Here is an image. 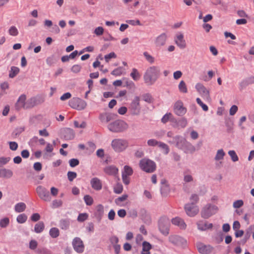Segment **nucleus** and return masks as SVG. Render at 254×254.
Listing matches in <instances>:
<instances>
[{
    "instance_id": "nucleus-55",
    "label": "nucleus",
    "mask_w": 254,
    "mask_h": 254,
    "mask_svg": "<svg viewBox=\"0 0 254 254\" xmlns=\"http://www.w3.org/2000/svg\"><path fill=\"white\" fill-rule=\"evenodd\" d=\"M109 241L113 247L118 245V243L119 242V239L116 236H111L109 239Z\"/></svg>"
},
{
    "instance_id": "nucleus-34",
    "label": "nucleus",
    "mask_w": 254,
    "mask_h": 254,
    "mask_svg": "<svg viewBox=\"0 0 254 254\" xmlns=\"http://www.w3.org/2000/svg\"><path fill=\"white\" fill-rule=\"evenodd\" d=\"M152 146H154V145H158V147L162 151V152L165 154H167L169 152V148L167 144H149Z\"/></svg>"
},
{
    "instance_id": "nucleus-47",
    "label": "nucleus",
    "mask_w": 254,
    "mask_h": 254,
    "mask_svg": "<svg viewBox=\"0 0 254 254\" xmlns=\"http://www.w3.org/2000/svg\"><path fill=\"white\" fill-rule=\"evenodd\" d=\"M188 124L187 120L186 118H183L178 121L179 128L185 127Z\"/></svg>"
},
{
    "instance_id": "nucleus-58",
    "label": "nucleus",
    "mask_w": 254,
    "mask_h": 254,
    "mask_svg": "<svg viewBox=\"0 0 254 254\" xmlns=\"http://www.w3.org/2000/svg\"><path fill=\"white\" fill-rule=\"evenodd\" d=\"M10 160V157H0V167L6 164Z\"/></svg>"
},
{
    "instance_id": "nucleus-28",
    "label": "nucleus",
    "mask_w": 254,
    "mask_h": 254,
    "mask_svg": "<svg viewBox=\"0 0 254 254\" xmlns=\"http://www.w3.org/2000/svg\"><path fill=\"white\" fill-rule=\"evenodd\" d=\"M105 173L109 175H115L118 173V168L114 166H108L104 169Z\"/></svg>"
},
{
    "instance_id": "nucleus-35",
    "label": "nucleus",
    "mask_w": 254,
    "mask_h": 254,
    "mask_svg": "<svg viewBox=\"0 0 254 254\" xmlns=\"http://www.w3.org/2000/svg\"><path fill=\"white\" fill-rule=\"evenodd\" d=\"M45 225L42 221L36 223L34 227V231L36 233H41L44 229Z\"/></svg>"
},
{
    "instance_id": "nucleus-31",
    "label": "nucleus",
    "mask_w": 254,
    "mask_h": 254,
    "mask_svg": "<svg viewBox=\"0 0 254 254\" xmlns=\"http://www.w3.org/2000/svg\"><path fill=\"white\" fill-rule=\"evenodd\" d=\"M114 150L118 152H120L126 149L127 144H111Z\"/></svg>"
},
{
    "instance_id": "nucleus-60",
    "label": "nucleus",
    "mask_w": 254,
    "mask_h": 254,
    "mask_svg": "<svg viewBox=\"0 0 254 254\" xmlns=\"http://www.w3.org/2000/svg\"><path fill=\"white\" fill-rule=\"evenodd\" d=\"M117 56L114 52H111L108 55L105 56L104 58L107 63H108L112 58H116Z\"/></svg>"
},
{
    "instance_id": "nucleus-61",
    "label": "nucleus",
    "mask_w": 254,
    "mask_h": 254,
    "mask_svg": "<svg viewBox=\"0 0 254 254\" xmlns=\"http://www.w3.org/2000/svg\"><path fill=\"white\" fill-rule=\"evenodd\" d=\"M81 69V66L79 64H74L71 68V70L73 73H78Z\"/></svg>"
},
{
    "instance_id": "nucleus-14",
    "label": "nucleus",
    "mask_w": 254,
    "mask_h": 254,
    "mask_svg": "<svg viewBox=\"0 0 254 254\" xmlns=\"http://www.w3.org/2000/svg\"><path fill=\"white\" fill-rule=\"evenodd\" d=\"M168 38L167 35L163 33L157 36L154 40V44L157 47H161L165 45Z\"/></svg>"
},
{
    "instance_id": "nucleus-44",
    "label": "nucleus",
    "mask_w": 254,
    "mask_h": 254,
    "mask_svg": "<svg viewBox=\"0 0 254 254\" xmlns=\"http://www.w3.org/2000/svg\"><path fill=\"white\" fill-rule=\"evenodd\" d=\"M9 224V219L4 217L0 220V227L2 228H6Z\"/></svg>"
},
{
    "instance_id": "nucleus-42",
    "label": "nucleus",
    "mask_w": 254,
    "mask_h": 254,
    "mask_svg": "<svg viewBox=\"0 0 254 254\" xmlns=\"http://www.w3.org/2000/svg\"><path fill=\"white\" fill-rule=\"evenodd\" d=\"M179 89L181 92L186 93L188 92L187 85L184 81L182 80L178 86Z\"/></svg>"
},
{
    "instance_id": "nucleus-41",
    "label": "nucleus",
    "mask_w": 254,
    "mask_h": 254,
    "mask_svg": "<svg viewBox=\"0 0 254 254\" xmlns=\"http://www.w3.org/2000/svg\"><path fill=\"white\" fill-rule=\"evenodd\" d=\"M225 152L223 149H219L215 156V160L216 161H219L223 159L224 156H225Z\"/></svg>"
},
{
    "instance_id": "nucleus-51",
    "label": "nucleus",
    "mask_w": 254,
    "mask_h": 254,
    "mask_svg": "<svg viewBox=\"0 0 254 254\" xmlns=\"http://www.w3.org/2000/svg\"><path fill=\"white\" fill-rule=\"evenodd\" d=\"M84 200L87 205H91L93 202V198L89 195H86L84 196Z\"/></svg>"
},
{
    "instance_id": "nucleus-63",
    "label": "nucleus",
    "mask_w": 254,
    "mask_h": 254,
    "mask_svg": "<svg viewBox=\"0 0 254 254\" xmlns=\"http://www.w3.org/2000/svg\"><path fill=\"white\" fill-rule=\"evenodd\" d=\"M38 246L37 242L35 240H32L29 242V248L31 250H34Z\"/></svg>"
},
{
    "instance_id": "nucleus-9",
    "label": "nucleus",
    "mask_w": 254,
    "mask_h": 254,
    "mask_svg": "<svg viewBox=\"0 0 254 254\" xmlns=\"http://www.w3.org/2000/svg\"><path fill=\"white\" fill-rule=\"evenodd\" d=\"M36 192L41 199L45 201H50L51 199L49 191L42 186L36 188Z\"/></svg>"
},
{
    "instance_id": "nucleus-40",
    "label": "nucleus",
    "mask_w": 254,
    "mask_h": 254,
    "mask_svg": "<svg viewBox=\"0 0 254 254\" xmlns=\"http://www.w3.org/2000/svg\"><path fill=\"white\" fill-rule=\"evenodd\" d=\"M133 173V170L129 166L126 165L124 166V171L122 172V175H125L127 176H131Z\"/></svg>"
},
{
    "instance_id": "nucleus-54",
    "label": "nucleus",
    "mask_w": 254,
    "mask_h": 254,
    "mask_svg": "<svg viewBox=\"0 0 254 254\" xmlns=\"http://www.w3.org/2000/svg\"><path fill=\"white\" fill-rule=\"evenodd\" d=\"M36 252L38 254H51L50 251L46 248H39Z\"/></svg>"
},
{
    "instance_id": "nucleus-25",
    "label": "nucleus",
    "mask_w": 254,
    "mask_h": 254,
    "mask_svg": "<svg viewBox=\"0 0 254 254\" xmlns=\"http://www.w3.org/2000/svg\"><path fill=\"white\" fill-rule=\"evenodd\" d=\"M171 222L172 224L179 226L182 229H185L187 227L184 221L180 217H177L173 218Z\"/></svg>"
},
{
    "instance_id": "nucleus-50",
    "label": "nucleus",
    "mask_w": 254,
    "mask_h": 254,
    "mask_svg": "<svg viewBox=\"0 0 254 254\" xmlns=\"http://www.w3.org/2000/svg\"><path fill=\"white\" fill-rule=\"evenodd\" d=\"M9 34L13 36H17L18 34V31L16 27L12 26L10 27L8 30Z\"/></svg>"
},
{
    "instance_id": "nucleus-56",
    "label": "nucleus",
    "mask_w": 254,
    "mask_h": 254,
    "mask_svg": "<svg viewBox=\"0 0 254 254\" xmlns=\"http://www.w3.org/2000/svg\"><path fill=\"white\" fill-rule=\"evenodd\" d=\"M123 72V68L122 67H118L114 70H113L111 74L116 76H120L122 74Z\"/></svg>"
},
{
    "instance_id": "nucleus-57",
    "label": "nucleus",
    "mask_w": 254,
    "mask_h": 254,
    "mask_svg": "<svg viewBox=\"0 0 254 254\" xmlns=\"http://www.w3.org/2000/svg\"><path fill=\"white\" fill-rule=\"evenodd\" d=\"M69 164L71 167H75L79 165V161L77 159L72 158L69 160Z\"/></svg>"
},
{
    "instance_id": "nucleus-53",
    "label": "nucleus",
    "mask_w": 254,
    "mask_h": 254,
    "mask_svg": "<svg viewBox=\"0 0 254 254\" xmlns=\"http://www.w3.org/2000/svg\"><path fill=\"white\" fill-rule=\"evenodd\" d=\"M63 204V201L61 200L55 199L53 201L52 207L57 208L61 207Z\"/></svg>"
},
{
    "instance_id": "nucleus-11",
    "label": "nucleus",
    "mask_w": 254,
    "mask_h": 254,
    "mask_svg": "<svg viewBox=\"0 0 254 254\" xmlns=\"http://www.w3.org/2000/svg\"><path fill=\"white\" fill-rule=\"evenodd\" d=\"M75 133L73 129L70 128H65L61 130V138L65 140H69L74 137Z\"/></svg>"
},
{
    "instance_id": "nucleus-33",
    "label": "nucleus",
    "mask_w": 254,
    "mask_h": 254,
    "mask_svg": "<svg viewBox=\"0 0 254 254\" xmlns=\"http://www.w3.org/2000/svg\"><path fill=\"white\" fill-rule=\"evenodd\" d=\"M26 204L23 202H19L15 205L14 209L16 212H23L26 209Z\"/></svg>"
},
{
    "instance_id": "nucleus-4",
    "label": "nucleus",
    "mask_w": 254,
    "mask_h": 254,
    "mask_svg": "<svg viewBox=\"0 0 254 254\" xmlns=\"http://www.w3.org/2000/svg\"><path fill=\"white\" fill-rule=\"evenodd\" d=\"M170 225V219L166 216H162L159 220L158 228L163 235L166 236L169 234Z\"/></svg>"
},
{
    "instance_id": "nucleus-10",
    "label": "nucleus",
    "mask_w": 254,
    "mask_h": 254,
    "mask_svg": "<svg viewBox=\"0 0 254 254\" xmlns=\"http://www.w3.org/2000/svg\"><path fill=\"white\" fill-rule=\"evenodd\" d=\"M174 111L177 115L183 116L186 113L187 109L184 107L183 102L181 100H178L174 105Z\"/></svg>"
},
{
    "instance_id": "nucleus-15",
    "label": "nucleus",
    "mask_w": 254,
    "mask_h": 254,
    "mask_svg": "<svg viewBox=\"0 0 254 254\" xmlns=\"http://www.w3.org/2000/svg\"><path fill=\"white\" fill-rule=\"evenodd\" d=\"M139 215L145 224L148 225L151 224L152 221L151 215L145 209L141 208L139 210Z\"/></svg>"
},
{
    "instance_id": "nucleus-46",
    "label": "nucleus",
    "mask_w": 254,
    "mask_h": 254,
    "mask_svg": "<svg viewBox=\"0 0 254 254\" xmlns=\"http://www.w3.org/2000/svg\"><path fill=\"white\" fill-rule=\"evenodd\" d=\"M228 154L233 162H236L238 161L239 158L234 150L229 151Z\"/></svg>"
},
{
    "instance_id": "nucleus-48",
    "label": "nucleus",
    "mask_w": 254,
    "mask_h": 254,
    "mask_svg": "<svg viewBox=\"0 0 254 254\" xmlns=\"http://www.w3.org/2000/svg\"><path fill=\"white\" fill-rule=\"evenodd\" d=\"M88 214L86 213H80L77 217V221L80 222H82L85 221L88 218Z\"/></svg>"
},
{
    "instance_id": "nucleus-29",
    "label": "nucleus",
    "mask_w": 254,
    "mask_h": 254,
    "mask_svg": "<svg viewBox=\"0 0 254 254\" xmlns=\"http://www.w3.org/2000/svg\"><path fill=\"white\" fill-rule=\"evenodd\" d=\"M184 239L178 235H172L169 237V241L170 243L175 245H179L183 243Z\"/></svg>"
},
{
    "instance_id": "nucleus-13",
    "label": "nucleus",
    "mask_w": 254,
    "mask_h": 254,
    "mask_svg": "<svg viewBox=\"0 0 254 254\" xmlns=\"http://www.w3.org/2000/svg\"><path fill=\"white\" fill-rule=\"evenodd\" d=\"M185 209L187 215L190 217L194 216L198 212V208L193 203L187 204Z\"/></svg>"
},
{
    "instance_id": "nucleus-27",
    "label": "nucleus",
    "mask_w": 254,
    "mask_h": 254,
    "mask_svg": "<svg viewBox=\"0 0 254 254\" xmlns=\"http://www.w3.org/2000/svg\"><path fill=\"white\" fill-rule=\"evenodd\" d=\"M13 176L11 170L6 168L0 169V178L9 179Z\"/></svg>"
},
{
    "instance_id": "nucleus-38",
    "label": "nucleus",
    "mask_w": 254,
    "mask_h": 254,
    "mask_svg": "<svg viewBox=\"0 0 254 254\" xmlns=\"http://www.w3.org/2000/svg\"><path fill=\"white\" fill-rule=\"evenodd\" d=\"M58 58L54 55L48 57L46 59V63L50 66L56 64Z\"/></svg>"
},
{
    "instance_id": "nucleus-18",
    "label": "nucleus",
    "mask_w": 254,
    "mask_h": 254,
    "mask_svg": "<svg viewBox=\"0 0 254 254\" xmlns=\"http://www.w3.org/2000/svg\"><path fill=\"white\" fill-rule=\"evenodd\" d=\"M197 229L201 231H204L208 229H211L213 227L212 223H209L204 220H199L197 223Z\"/></svg>"
},
{
    "instance_id": "nucleus-5",
    "label": "nucleus",
    "mask_w": 254,
    "mask_h": 254,
    "mask_svg": "<svg viewBox=\"0 0 254 254\" xmlns=\"http://www.w3.org/2000/svg\"><path fill=\"white\" fill-rule=\"evenodd\" d=\"M217 209L218 207L216 205L208 204L201 210V216L203 218L207 219L216 213Z\"/></svg>"
},
{
    "instance_id": "nucleus-24",
    "label": "nucleus",
    "mask_w": 254,
    "mask_h": 254,
    "mask_svg": "<svg viewBox=\"0 0 254 254\" xmlns=\"http://www.w3.org/2000/svg\"><path fill=\"white\" fill-rule=\"evenodd\" d=\"M176 45L181 49H184L186 47V41L184 39V35L180 33L176 36L175 40Z\"/></svg>"
},
{
    "instance_id": "nucleus-8",
    "label": "nucleus",
    "mask_w": 254,
    "mask_h": 254,
    "mask_svg": "<svg viewBox=\"0 0 254 254\" xmlns=\"http://www.w3.org/2000/svg\"><path fill=\"white\" fill-rule=\"evenodd\" d=\"M139 100V97L136 96L130 103L128 109L132 115H138L139 114L140 112Z\"/></svg>"
},
{
    "instance_id": "nucleus-3",
    "label": "nucleus",
    "mask_w": 254,
    "mask_h": 254,
    "mask_svg": "<svg viewBox=\"0 0 254 254\" xmlns=\"http://www.w3.org/2000/svg\"><path fill=\"white\" fill-rule=\"evenodd\" d=\"M139 165L142 170L148 173L154 172L156 168V164L153 161L146 158L141 159Z\"/></svg>"
},
{
    "instance_id": "nucleus-45",
    "label": "nucleus",
    "mask_w": 254,
    "mask_h": 254,
    "mask_svg": "<svg viewBox=\"0 0 254 254\" xmlns=\"http://www.w3.org/2000/svg\"><path fill=\"white\" fill-rule=\"evenodd\" d=\"M130 76L134 80L137 81L140 78V75L136 68H133L130 73Z\"/></svg>"
},
{
    "instance_id": "nucleus-6",
    "label": "nucleus",
    "mask_w": 254,
    "mask_h": 254,
    "mask_svg": "<svg viewBox=\"0 0 254 254\" xmlns=\"http://www.w3.org/2000/svg\"><path fill=\"white\" fill-rule=\"evenodd\" d=\"M69 105L73 109L77 110L84 109L86 106V102L83 100L79 98H73L69 101Z\"/></svg>"
},
{
    "instance_id": "nucleus-64",
    "label": "nucleus",
    "mask_w": 254,
    "mask_h": 254,
    "mask_svg": "<svg viewBox=\"0 0 254 254\" xmlns=\"http://www.w3.org/2000/svg\"><path fill=\"white\" fill-rule=\"evenodd\" d=\"M143 99L144 101L150 103L152 102V98L149 94H145L142 96Z\"/></svg>"
},
{
    "instance_id": "nucleus-20",
    "label": "nucleus",
    "mask_w": 254,
    "mask_h": 254,
    "mask_svg": "<svg viewBox=\"0 0 254 254\" xmlns=\"http://www.w3.org/2000/svg\"><path fill=\"white\" fill-rule=\"evenodd\" d=\"M176 145L186 153H192L195 150L192 144H176Z\"/></svg>"
},
{
    "instance_id": "nucleus-1",
    "label": "nucleus",
    "mask_w": 254,
    "mask_h": 254,
    "mask_svg": "<svg viewBox=\"0 0 254 254\" xmlns=\"http://www.w3.org/2000/svg\"><path fill=\"white\" fill-rule=\"evenodd\" d=\"M160 74L159 68L156 66H150L147 69L143 75L144 82L148 85L153 84Z\"/></svg>"
},
{
    "instance_id": "nucleus-36",
    "label": "nucleus",
    "mask_w": 254,
    "mask_h": 254,
    "mask_svg": "<svg viewBox=\"0 0 254 254\" xmlns=\"http://www.w3.org/2000/svg\"><path fill=\"white\" fill-rule=\"evenodd\" d=\"M19 72L18 67L12 66L11 67L10 70L9 71V77L10 78H14Z\"/></svg>"
},
{
    "instance_id": "nucleus-32",
    "label": "nucleus",
    "mask_w": 254,
    "mask_h": 254,
    "mask_svg": "<svg viewBox=\"0 0 254 254\" xmlns=\"http://www.w3.org/2000/svg\"><path fill=\"white\" fill-rule=\"evenodd\" d=\"M151 249V245L149 243L144 241L142 243V252L141 254H149V250Z\"/></svg>"
},
{
    "instance_id": "nucleus-7",
    "label": "nucleus",
    "mask_w": 254,
    "mask_h": 254,
    "mask_svg": "<svg viewBox=\"0 0 254 254\" xmlns=\"http://www.w3.org/2000/svg\"><path fill=\"white\" fill-rule=\"evenodd\" d=\"M45 101V97L42 95H37L31 97L26 101L27 108H32L36 106L40 105Z\"/></svg>"
},
{
    "instance_id": "nucleus-39",
    "label": "nucleus",
    "mask_w": 254,
    "mask_h": 254,
    "mask_svg": "<svg viewBox=\"0 0 254 254\" xmlns=\"http://www.w3.org/2000/svg\"><path fill=\"white\" fill-rule=\"evenodd\" d=\"M190 170H187L184 172V181L185 183H190L192 182L193 180L192 176L190 174H188L190 172Z\"/></svg>"
},
{
    "instance_id": "nucleus-30",
    "label": "nucleus",
    "mask_w": 254,
    "mask_h": 254,
    "mask_svg": "<svg viewBox=\"0 0 254 254\" xmlns=\"http://www.w3.org/2000/svg\"><path fill=\"white\" fill-rule=\"evenodd\" d=\"M70 220L68 218L62 219L59 221V227L63 230H66L69 228Z\"/></svg>"
},
{
    "instance_id": "nucleus-62",
    "label": "nucleus",
    "mask_w": 254,
    "mask_h": 254,
    "mask_svg": "<svg viewBox=\"0 0 254 254\" xmlns=\"http://www.w3.org/2000/svg\"><path fill=\"white\" fill-rule=\"evenodd\" d=\"M244 204V202L242 200H238L234 202L233 206L235 208H239L242 206Z\"/></svg>"
},
{
    "instance_id": "nucleus-12",
    "label": "nucleus",
    "mask_w": 254,
    "mask_h": 254,
    "mask_svg": "<svg viewBox=\"0 0 254 254\" xmlns=\"http://www.w3.org/2000/svg\"><path fill=\"white\" fill-rule=\"evenodd\" d=\"M72 245L74 250L78 253H81L84 251L82 241L79 237H75L72 241Z\"/></svg>"
},
{
    "instance_id": "nucleus-23",
    "label": "nucleus",
    "mask_w": 254,
    "mask_h": 254,
    "mask_svg": "<svg viewBox=\"0 0 254 254\" xmlns=\"http://www.w3.org/2000/svg\"><path fill=\"white\" fill-rule=\"evenodd\" d=\"M254 84V76H251L247 77L241 81L239 83L240 90H243L250 84Z\"/></svg>"
},
{
    "instance_id": "nucleus-17",
    "label": "nucleus",
    "mask_w": 254,
    "mask_h": 254,
    "mask_svg": "<svg viewBox=\"0 0 254 254\" xmlns=\"http://www.w3.org/2000/svg\"><path fill=\"white\" fill-rule=\"evenodd\" d=\"M117 114L111 113H105L100 115L101 121L104 123H107L116 118Z\"/></svg>"
},
{
    "instance_id": "nucleus-16",
    "label": "nucleus",
    "mask_w": 254,
    "mask_h": 254,
    "mask_svg": "<svg viewBox=\"0 0 254 254\" xmlns=\"http://www.w3.org/2000/svg\"><path fill=\"white\" fill-rule=\"evenodd\" d=\"M196 247L198 252L201 254H209L213 250V247L210 245H205L200 242L196 244Z\"/></svg>"
},
{
    "instance_id": "nucleus-21",
    "label": "nucleus",
    "mask_w": 254,
    "mask_h": 254,
    "mask_svg": "<svg viewBox=\"0 0 254 254\" xmlns=\"http://www.w3.org/2000/svg\"><path fill=\"white\" fill-rule=\"evenodd\" d=\"M104 206L102 204H98L96 208L94 215L98 222H100L104 215Z\"/></svg>"
},
{
    "instance_id": "nucleus-37",
    "label": "nucleus",
    "mask_w": 254,
    "mask_h": 254,
    "mask_svg": "<svg viewBox=\"0 0 254 254\" xmlns=\"http://www.w3.org/2000/svg\"><path fill=\"white\" fill-rule=\"evenodd\" d=\"M49 234L53 238H57L60 235V231L57 228L53 227L49 231Z\"/></svg>"
},
{
    "instance_id": "nucleus-2",
    "label": "nucleus",
    "mask_w": 254,
    "mask_h": 254,
    "mask_svg": "<svg viewBox=\"0 0 254 254\" xmlns=\"http://www.w3.org/2000/svg\"><path fill=\"white\" fill-rule=\"evenodd\" d=\"M128 127L127 124L122 120H117L108 125V128L114 132H123Z\"/></svg>"
},
{
    "instance_id": "nucleus-43",
    "label": "nucleus",
    "mask_w": 254,
    "mask_h": 254,
    "mask_svg": "<svg viewBox=\"0 0 254 254\" xmlns=\"http://www.w3.org/2000/svg\"><path fill=\"white\" fill-rule=\"evenodd\" d=\"M27 219V215L24 213H22L18 215L16 218V221L18 223L22 224L25 223Z\"/></svg>"
},
{
    "instance_id": "nucleus-49",
    "label": "nucleus",
    "mask_w": 254,
    "mask_h": 254,
    "mask_svg": "<svg viewBox=\"0 0 254 254\" xmlns=\"http://www.w3.org/2000/svg\"><path fill=\"white\" fill-rule=\"evenodd\" d=\"M67 176L68 180L70 182H72L77 177V174L76 172L68 171L67 173Z\"/></svg>"
},
{
    "instance_id": "nucleus-22",
    "label": "nucleus",
    "mask_w": 254,
    "mask_h": 254,
    "mask_svg": "<svg viewBox=\"0 0 254 254\" xmlns=\"http://www.w3.org/2000/svg\"><path fill=\"white\" fill-rule=\"evenodd\" d=\"M26 96L24 94L21 95L18 98L16 104H15V108L17 110H19L21 109L22 108H23L24 109H27V105H26Z\"/></svg>"
},
{
    "instance_id": "nucleus-19",
    "label": "nucleus",
    "mask_w": 254,
    "mask_h": 254,
    "mask_svg": "<svg viewBox=\"0 0 254 254\" xmlns=\"http://www.w3.org/2000/svg\"><path fill=\"white\" fill-rule=\"evenodd\" d=\"M195 88L199 93L203 97L208 98L209 92L201 83H198L195 85Z\"/></svg>"
},
{
    "instance_id": "nucleus-26",
    "label": "nucleus",
    "mask_w": 254,
    "mask_h": 254,
    "mask_svg": "<svg viewBox=\"0 0 254 254\" xmlns=\"http://www.w3.org/2000/svg\"><path fill=\"white\" fill-rule=\"evenodd\" d=\"M91 185L93 189L99 190H101L102 186L100 180L97 178H93L90 181Z\"/></svg>"
},
{
    "instance_id": "nucleus-59",
    "label": "nucleus",
    "mask_w": 254,
    "mask_h": 254,
    "mask_svg": "<svg viewBox=\"0 0 254 254\" xmlns=\"http://www.w3.org/2000/svg\"><path fill=\"white\" fill-rule=\"evenodd\" d=\"M196 101L197 102V103L200 106L202 109L204 111H208V108L207 107V106L205 104H204L202 101L201 100H200V98H196Z\"/></svg>"
},
{
    "instance_id": "nucleus-52",
    "label": "nucleus",
    "mask_w": 254,
    "mask_h": 254,
    "mask_svg": "<svg viewBox=\"0 0 254 254\" xmlns=\"http://www.w3.org/2000/svg\"><path fill=\"white\" fill-rule=\"evenodd\" d=\"M143 56L145 57L146 60L150 64H152L154 62V58L147 52L143 53Z\"/></svg>"
}]
</instances>
